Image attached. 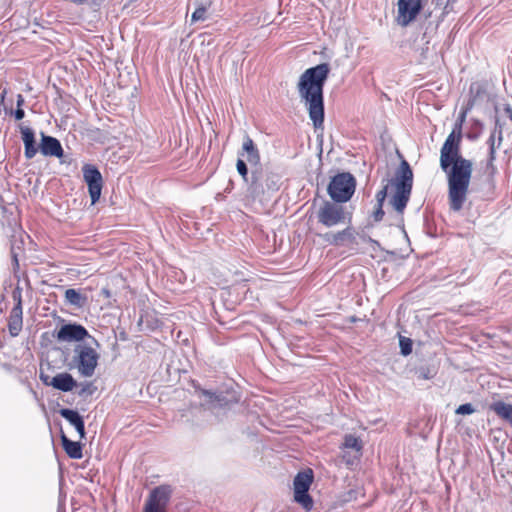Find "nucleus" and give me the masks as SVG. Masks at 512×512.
I'll return each mask as SVG.
<instances>
[{
	"label": "nucleus",
	"instance_id": "f257e3e1",
	"mask_svg": "<svg viewBox=\"0 0 512 512\" xmlns=\"http://www.w3.org/2000/svg\"><path fill=\"white\" fill-rule=\"evenodd\" d=\"M462 129L456 125L440 150V167L447 175L448 198L453 211L462 209L466 201L473 171L472 161L461 155Z\"/></svg>",
	"mask_w": 512,
	"mask_h": 512
},
{
	"label": "nucleus",
	"instance_id": "f03ea898",
	"mask_svg": "<svg viewBox=\"0 0 512 512\" xmlns=\"http://www.w3.org/2000/svg\"><path fill=\"white\" fill-rule=\"evenodd\" d=\"M330 66L321 63L306 69L300 76L297 90L301 102L306 107L309 118L315 129L323 128L324 123V95L323 89L328 79Z\"/></svg>",
	"mask_w": 512,
	"mask_h": 512
},
{
	"label": "nucleus",
	"instance_id": "7ed1b4c3",
	"mask_svg": "<svg viewBox=\"0 0 512 512\" xmlns=\"http://www.w3.org/2000/svg\"><path fill=\"white\" fill-rule=\"evenodd\" d=\"M395 186V193L390 199V204L395 211L402 214L410 199L412 185H413V172L407 161L403 160L396 171L393 180Z\"/></svg>",
	"mask_w": 512,
	"mask_h": 512
},
{
	"label": "nucleus",
	"instance_id": "20e7f679",
	"mask_svg": "<svg viewBox=\"0 0 512 512\" xmlns=\"http://www.w3.org/2000/svg\"><path fill=\"white\" fill-rule=\"evenodd\" d=\"M72 361L69 364L70 369H77L83 377H92L95 373L100 358L99 353L87 344H77L73 350Z\"/></svg>",
	"mask_w": 512,
	"mask_h": 512
},
{
	"label": "nucleus",
	"instance_id": "39448f33",
	"mask_svg": "<svg viewBox=\"0 0 512 512\" xmlns=\"http://www.w3.org/2000/svg\"><path fill=\"white\" fill-rule=\"evenodd\" d=\"M356 180L352 174L343 172L335 175L329 185V196L338 203L347 202L355 192Z\"/></svg>",
	"mask_w": 512,
	"mask_h": 512
},
{
	"label": "nucleus",
	"instance_id": "423d86ee",
	"mask_svg": "<svg viewBox=\"0 0 512 512\" xmlns=\"http://www.w3.org/2000/svg\"><path fill=\"white\" fill-rule=\"evenodd\" d=\"M313 479V471L307 469L297 473L293 481L294 501L306 511H310L313 507L312 497L308 493Z\"/></svg>",
	"mask_w": 512,
	"mask_h": 512
},
{
	"label": "nucleus",
	"instance_id": "0eeeda50",
	"mask_svg": "<svg viewBox=\"0 0 512 512\" xmlns=\"http://www.w3.org/2000/svg\"><path fill=\"white\" fill-rule=\"evenodd\" d=\"M170 496L169 486L162 485L154 488L145 502L143 512H166Z\"/></svg>",
	"mask_w": 512,
	"mask_h": 512
},
{
	"label": "nucleus",
	"instance_id": "6e6552de",
	"mask_svg": "<svg viewBox=\"0 0 512 512\" xmlns=\"http://www.w3.org/2000/svg\"><path fill=\"white\" fill-rule=\"evenodd\" d=\"M318 221L326 227H332L345 222L346 213L342 206L325 202L317 213Z\"/></svg>",
	"mask_w": 512,
	"mask_h": 512
},
{
	"label": "nucleus",
	"instance_id": "1a4fd4ad",
	"mask_svg": "<svg viewBox=\"0 0 512 512\" xmlns=\"http://www.w3.org/2000/svg\"><path fill=\"white\" fill-rule=\"evenodd\" d=\"M397 7V23L406 27L416 19L423 5L422 0H398Z\"/></svg>",
	"mask_w": 512,
	"mask_h": 512
},
{
	"label": "nucleus",
	"instance_id": "9d476101",
	"mask_svg": "<svg viewBox=\"0 0 512 512\" xmlns=\"http://www.w3.org/2000/svg\"><path fill=\"white\" fill-rule=\"evenodd\" d=\"M83 177L88 185L89 195L91 197L92 204H95L102 191L103 179L100 171L91 164H85L82 168Z\"/></svg>",
	"mask_w": 512,
	"mask_h": 512
},
{
	"label": "nucleus",
	"instance_id": "9b49d317",
	"mask_svg": "<svg viewBox=\"0 0 512 512\" xmlns=\"http://www.w3.org/2000/svg\"><path fill=\"white\" fill-rule=\"evenodd\" d=\"M86 337L91 338L97 345V341L89 335L87 329L80 324H64L57 331L56 339L59 342H79L84 340Z\"/></svg>",
	"mask_w": 512,
	"mask_h": 512
},
{
	"label": "nucleus",
	"instance_id": "f8f14e48",
	"mask_svg": "<svg viewBox=\"0 0 512 512\" xmlns=\"http://www.w3.org/2000/svg\"><path fill=\"white\" fill-rule=\"evenodd\" d=\"M196 393L201 400V405L207 409L225 407L229 403L223 393H214L202 388H197Z\"/></svg>",
	"mask_w": 512,
	"mask_h": 512
},
{
	"label": "nucleus",
	"instance_id": "ddd939ff",
	"mask_svg": "<svg viewBox=\"0 0 512 512\" xmlns=\"http://www.w3.org/2000/svg\"><path fill=\"white\" fill-rule=\"evenodd\" d=\"M41 380L44 384L63 392H69L76 386L74 378L66 372L55 375L50 381L48 376L41 375Z\"/></svg>",
	"mask_w": 512,
	"mask_h": 512
},
{
	"label": "nucleus",
	"instance_id": "4468645a",
	"mask_svg": "<svg viewBox=\"0 0 512 512\" xmlns=\"http://www.w3.org/2000/svg\"><path fill=\"white\" fill-rule=\"evenodd\" d=\"M40 152L44 156L61 158L63 156V148L58 139L52 136L45 135L41 132V143L39 146Z\"/></svg>",
	"mask_w": 512,
	"mask_h": 512
},
{
	"label": "nucleus",
	"instance_id": "2eb2a0df",
	"mask_svg": "<svg viewBox=\"0 0 512 512\" xmlns=\"http://www.w3.org/2000/svg\"><path fill=\"white\" fill-rule=\"evenodd\" d=\"M23 311H22V300L19 296L17 303L12 308L8 318V330L11 336H18L23 326Z\"/></svg>",
	"mask_w": 512,
	"mask_h": 512
},
{
	"label": "nucleus",
	"instance_id": "dca6fc26",
	"mask_svg": "<svg viewBox=\"0 0 512 512\" xmlns=\"http://www.w3.org/2000/svg\"><path fill=\"white\" fill-rule=\"evenodd\" d=\"M20 133L24 143V155L27 159H32L38 152L34 131L28 126L20 125Z\"/></svg>",
	"mask_w": 512,
	"mask_h": 512
},
{
	"label": "nucleus",
	"instance_id": "f3484780",
	"mask_svg": "<svg viewBox=\"0 0 512 512\" xmlns=\"http://www.w3.org/2000/svg\"><path fill=\"white\" fill-rule=\"evenodd\" d=\"M322 238L329 244L336 246L343 245L345 242H352L355 240L354 230L350 226L337 233H325L322 235Z\"/></svg>",
	"mask_w": 512,
	"mask_h": 512
},
{
	"label": "nucleus",
	"instance_id": "a211bd4d",
	"mask_svg": "<svg viewBox=\"0 0 512 512\" xmlns=\"http://www.w3.org/2000/svg\"><path fill=\"white\" fill-rule=\"evenodd\" d=\"M490 410L512 426V404L496 401L490 405Z\"/></svg>",
	"mask_w": 512,
	"mask_h": 512
},
{
	"label": "nucleus",
	"instance_id": "6ab92c4d",
	"mask_svg": "<svg viewBox=\"0 0 512 512\" xmlns=\"http://www.w3.org/2000/svg\"><path fill=\"white\" fill-rule=\"evenodd\" d=\"M65 302L76 308H83L87 303V296L80 290L73 288L67 289L64 293Z\"/></svg>",
	"mask_w": 512,
	"mask_h": 512
},
{
	"label": "nucleus",
	"instance_id": "aec40b11",
	"mask_svg": "<svg viewBox=\"0 0 512 512\" xmlns=\"http://www.w3.org/2000/svg\"><path fill=\"white\" fill-rule=\"evenodd\" d=\"M62 445L66 452V454L72 458V459H81L82 454V447L79 442H74L68 439V437L65 434L61 435Z\"/></svg>",
	"mask_w": 512,
	"mask_h": 512
},
{
	"label": "nucleus",
	"instance_id": "412c9836",
	"mask_svg": "<svg viewBox=\"0 0 512 512\" xmlns=\"http://www.w3.org/2000/svg\"><path fill=\"white\" fill-rule=\"evenodd\" d=\"M243 151L247 154V161L250 164L257 165L260 161L259 151L256 148L253 140L246 136L242 146Z\"/></svg>",
	"mask_w": 512,
	"mask_h": 512
},
{
	"label": "nucleus",
	"instance_id": "4be33fe9",
	"mask_svg": "<svg viewBox=\"0 0 512 512\" xmlns=\"http://www.w3.org/2000/svg\"><path fill=\"white\" fill-rule=\"evenodd\" d=\"M342 448L351 449L355 454L361 456L362 443L358 437H355L353 435H346L344 438Z\"/></svg>",
	"mask_w": 512,
	"mask_h": 512
},
{
	"label": "nucleus",
	"instance_id": "5701e85b",
	"mask_svg": "<svg viewBox=\"0 0 512 512\" xmlns=\"http://www.w3.org/2000/svg\"><path fill=\"white\" fill-rule=\"evenodd\" d=\"M60 415L69 421V423L73 426H76V423L83 419L77 411L67 408L61 409Z\"/></svg>",
	"mask_w": 512,
	"mask_h": 512
},
{
	"label": "nucleus",
	"instance_id": "b1692460",
	"mask_svg": "<svg viewBox=\"0 0 512 512\" xmlns=\"http://www.w3.org/2000/svg\"><path fill=\"white\" fill-rule=\"evenodd\" d=\"M399 344L401 353L404 356H407L412 352V340L410 338L400 337Z\"/></svg>",
	"mask_w": 512,
	"mask_h": 512
},
{
	"label": "nucleus",
	"instance_id": "393cba45",
	"mask_svg": "<svg viewBox=\"0 0 512 512\" xmlns=\"http://www.w3.org/2000/svg\"><path fill=\"white\" fill-rule=\"evenodd\" d=\"M206 12H207V9L206 7L204 6H200L198 7L193 13H192V16H191V22L192 23H195V22H198V21H203L206 19Z\"/></svg>",
	"mask_w": 512,
	"mask_h": 512
},
{
	"label": "nucleus",
	"instance_id": "a878e982",
	"mask_svg": "<svg viewBox=\"0 0 512 512\" xmlns=\"http://www.w3.org/2000/svg\"><path fill=\"white\" fill-rule=\"evenodd\" d=\"M495 132L494 131L489 139H488V143H489V146H490V151H489V165L492 166V162L495 160V154H496V151H495Z\"/></svg>",
	"mask_w": 512,
	"mask_h": 512
},
{
	"label": "nucleus",
	"instance_id": "bb28decb",
	"mask_svg": "<svg viewBox=\"0 0 512 512\" xmlns=\"http://www.w3.org/2000/svg\"><path fill=\"white\" fill-rule=\"evenodd\" d=\"M475 412L474 407L470 403L462 404L456 409V414L469 415Z\"/></svg>",
	"mask_w": 512,
	"mask_h": 512
},
{
	"label": "nucleus",
	"instance_id": "cd10ccee",
	"mask_svg": "<svg viewBox=\"0 0 512 512\" xmlns=\"http://www.w3.org/2000/svg\"><path fill=\"white\" fill-rule=\"evenodd\" d=\"M237 171L238 173L244 178V180L247 179L248 175V168L244 160L238 159L236 163Z\"/></svg>",
	"mask_w": 512,
	"mask_h": 512
},
{
	"label": "nucleus",
	"instance_id": "c85d7f7f",
	"mask_svg": "<svg viewBox=\"0 0 512 512\" xmlns=\"http://www.w3.org/2000/svg\"><path fill=\"white\" fill-rule=\"evenodd\" d=\"M387 190H388V184L385 185L380 191L377 192V194H376L377 205L383 206V203L387 196Z\"/></svg>",
	"mask_w": 512,
	"mask_h": 512
},
{
	"label": "nucleus",
	"instance_id": "c756f323",
	"mask_svg": "<svg viewBox=\"0 0 512 512\" xmlns=\"http://www.w3.org/2000/svg\"><path fill=\"white\" fill-rule=\"evenodd\" d=\"M342 457L347 465H353L355 461L359 459L360 455H357L355 453L352 455L349 452H345Z\"/></svg>",
	"mask_w": 512,
	"mask_h": 512
},
{
	"label": "nucleus",
	"instance_id": "7c9ffc66",
	"mask_svg": "<svg viewBox=\"0 0 512 512\" xmlns=\"http://www.w3.org/2000/svg\"><path fill=\"white\" fill-rule=\"evenodd\" d=\"M77 425L74 426L77 432L79 433L80 437L83 438L85 436V426L83 419L80 420V422L76 423Z\"/></svg>",
	"mask_w": 512,
	"mask_h": 512
},
{
	"label": "nucleus",
	"instance_id": "2f4dec72",
	"mask_svg": "<svg viewBox=\"0 0 512 512\" xmlns=\"http://www.w3.org/2000/svg\"><path fill=\"white\" fill-rule=\"evenodd\" d=\"M77 425L74 426L77 432L79 433L80 437L83 438L85 436V426L83 419L80 420V422L76 423Z\"/></svg>",
	"mask_w": 512,
	"mask_h": 512
},
{
	"label": "nucleus",
	"instance_id": "473e14b6",
	"mask_svg": "<svg viewBox=\"0 0 512 512\" xmlns=\"http://www.w3.org/2000/svg\"><path fill=\"white\" fill-rule=\"evenodd\" d=\"M383 216H384V211L382 209V206L377 205V209L374 212V220L380 221V220H382Z\"/></svg>",
	"mask_w": 512,
	"mask_h": 512
},
{
	"label": "nucleus",
	"instance_id": "72a5a7b5",
	"mask_svg": "<svg viewBox=\"0 0 512 512\" xmlns=\"http://www.w3.org/2000/svg\"><path fill=\"white\" fill-rule=\"evenodd\" d=\"M14 115H15V118H16L17 120H21V119H23V118H24V116H25V112H24V110L20 107V108H17V109H16V111H15V114H14Z\"/></svg>",
	"mask_w": 512,
	"mask_h": 512
},
{
	"label": "nucleus",
	"instance_id": "f704fd0d",
	"mask_svg": "<svg viewBox=\"0 0 512 512\" xmlns=\"http://www.w3.org/2000/svg\"><path fill=\"white\" fill-rule=\"evenodd\" d=\"M7 93H8V89L6 87L1 88L0 104H2L4 102Z\"/></svg>",
	"mask_w": 512,
	"mask_h": 512
},
{
	"label": "nucleus",
	"instance_id": "c9c22d12",
	"mask_svg": "<svg viewBox=\"0 0 512 512\" xmlns=\"http://www.w3.org/2000/svg\"><path fill=\"white\" fill-rule=\"evenodd\" d=\"M24 104V97L21 94L17 95V108H20Z\"/></svg>",
	"mask_w": 512,
	"mask_h": 512
},
{
	"label": "nucleus",
	"instance_id": "e433bc0d",
	"mask_svg": "<svg viewBox=\"0 0 512 512\" xmlns=\"http://www.w3.org/2000/svg\"><path fill=\"white\" fill-rule=\"evenodd\" d=\"M266 185H267L268 189H271V190H277V189H278L277 182H275V181H273V180H272L271 184H269V183L267 182V184H266Z\"/></svg>",
	"mask_w": 512,
	"mask_h": 512
},
{
	"label": "nucleus",
	"instance_id": "4c0bfd02",
	"mask_svg": "<svg viewBox=\"0 0 512 512\" xmlns=\"http://www.w3.org/2000/svg\"><path fill=\"white\" fill-rule=\"evenodd\" d=\"M432 1L435 2L436 5H440V1L441 0H432ZM454 2H455V0H447L446 5H445L444 8L446 9L449 4L454 3Z\"/></svg>",
	"mask_w": 512,
	"mask_h": 512
},
{
	"label": "nucleus",
	"instance_id": "58836bf2",
	"mask_svg": "<svg viewBox=\"0 0 512 512\" xmlns=\"http://www.w3.org/2000/svg\"><path fill=\"white\" fill-rule=\"evenodd\" d=\"M505 110L506 113L508 114L509 119L512 121V108L507 107Z\"/></svg>",
	"mask_w": 512,
	"mask_h": 512
},
{
	"label": "nucleus",
	"instance_id": "ea45409f",
	"mask_svg": "<svg viewBox=\"0 0 512 512\" xmlns=\"http://www.w3.org/2000/svg\"><path fill=\"white\" fill-rule=\"evenodd\" d=\"M498 138H499V143H500L502 141V131H501V129L499 130V137Z\"/></svg>",
	"mask_w": 512,
	"mask_h": 512
}]
</instances>
